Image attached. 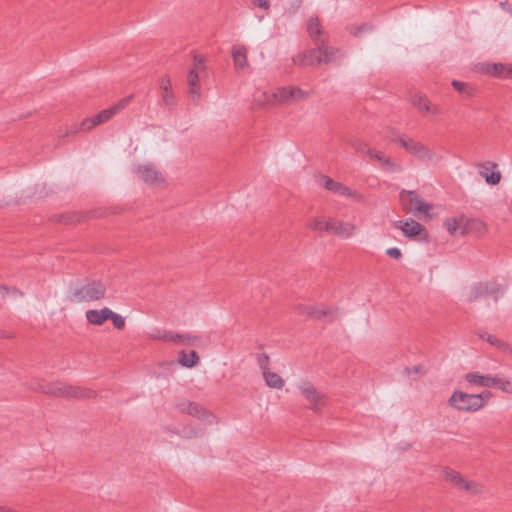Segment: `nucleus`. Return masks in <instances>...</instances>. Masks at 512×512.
<instances>
[{"label": "nucleus", "mask_w": 512, "mask_h": 512, "mask_svg": "<svg viewBox=\"0 0 512 512\" xmlns=\"http://www.w3.org/2000/svg\"><path fill=\"white\" fill-rule=\"evenodd\" d=\"M109 312L110 308L108 307H103L100 310L89 309L86 311L85 316L90 324L100 326L108 320Z\"/></svg>", "instance_id": "obj_23"}, {"label": "nucleus", "mask_w": 512, "mask_h": 512, "mask_svg": "<svg viewBox=\"0 0 512 512\" xmlns=\"http://www.w3.org/2000/svg\"><path fill=\"white\" fill-rule=\"evenodd\" d=\"M307 227L312 231H326L330 233V218L326 221L318 217L311 218L308 220Z\"/></svg>", "instance_id": "obj_32"}, {"label": "nucleus", "mask_w": 512, "mask_h": 512, "mask_svg": "<svg viewBox=\"0 0 512 512\" xmlns=\"http://www.w3.org/2000/svg\"><path fill=\"white\" fill-rule=\"evenodd\" d=\"M348 143L356 151L364 153L366 155H367V150H370V148H371L364 141H362L361 139H357V138L349 140Z\"/></svg>", "instance_id": "obj_36"}, {"label": "nucleus", "mask_w": 512, "mask_h": 512, "mask_svg": "<svg viewBox=\"0 0 512 512\" xmlns=\"http://www.w3.org/2000/svg\"><path fill=\"white\" fill-rule=\"evenodd\" d=\"M505 287L496 281L486 282L482 288V298H491L494 302H497L500 297L503 296Z\"/></svg>", "instance_id": "obj_20"}, {"label": "nucleus", "mask_w": 512, "mask_h": 512, "mask_svg": "<svg viewBox=\"0 0 512 512\" xmlns=\"http://www.w3.org/2000/svg\"><path fill=\"white\" fill-rule=\"evenodd\" d=\"M159 87L161 90L172 89L171 81L168 76H163L159 79Z\"/></svg>", "instance_id": "obj_41"}, {"label": "nucleus", "mask_w": 512, "mask_h": 512, "mask_svg": "<svg viewBox=\"0 0 512 512\" xmlns=\"http://www.w3.org/2000/svg\"><path fill=\"white\" fill-rule=\"evenodd\" d=\"M445 226L450 234H454L457 230V221L456 219H448L445 221Z\"/></svg>", "instance_id": "obj_42"}, {"label": "nucleus", "mask_w": 512, "mask_h": 512, "mask_svg": "<svg viewBox=\"0 0 512 512\" xmlns=\"http://www.w3.org/2000/svg\"><path fill=\"white\" fill-rule=\"evenodd\" d=\"M275 91L276 103L277 105L291 103V88L288 87H279Z\"/></svg>", "instance_id": "obj_33"}, {"label": "nucleus", "mask_w": 512, "mask_h": 512, "mask_svg": "<svg viewBox=\"0 0 512 512\" xmlns=\"http://www.w3.org/2000/svg\"><path fill=\"white\" fill-rule=\"evenodd\" d=\"M135 173L140 179L151 185H158L163 182L161 173L152 164L137 166Z\"/></svg>", "instance_id": "obj_15"}, {"label": "nucleus", "mask_w": 512, "mask_h": 512, "mask_svg": "<svg viewBox=\"0 0 512 512\" xmlns=\"http://www.w3.org/2000/svg\"><path fill=\"white\" fill-rule=\"evenodd\" d=\"M316 45L317 48L308 50L304 54L294 58V62L302 66L330 64L336 62L342 56L340 50L327 46L324 41Z\"/></svg>", "instance_id": "obj_2"}, {"label": "nucleus", "mask_w": 512, "mask_h": 512, "mask_svg": "<svg viewBox=\"0 0 512 512\" xmlns=\"http://www.w3.org/2000/svg\"><path fill=\"white\" fill-rule=\"evenodd\" d=\"M232 57L236 69H245L248 66L247 49L243 45H235L232 48Z\"/></svg>", "instance_id": "obj_24"}, {"label": "nucleus", "mask_w": 512, "mask_h": 512, "mask_svg": "<svg viewBox=\"0 0 512 512\" xmlns=\"http://www.w3.org/2000/svg\"><path fill=\"white\" fill-rule=\"evenodd\" d=\"M386 254L394 259H400L402 257L401 250L397 247H391L386 250Z\"/></svg>", "instance_id": "obj_40"}, {"label": "nucleus", "mask_w": 512, "mask_h": 512, "mask_svg": "<svg viewBox=\"0 0 512 512\" xmlns=\"http://www.w3.org/2000/svg\"><path fill=\"white\" fill-rule=\"evenodd\" d=\"M133 95H129L127 97L119 100L115 105L111 106L108 109H104L93 117H89L84 119L79 127H75L71 129V133H76L78 131H88L94 128L97 125L103 124L113 118L115 115L124 110L132 101Z\"/></svg>", "instance_id": "obj_3"}, {"label": "nucleus", "mask_w": 512, "mask_h": 512, "mask_svg": "<svg viewBox=\"0 0 512 512\" xmlns=\"http://www.w3.org/2000/svg\"><path fill=\"white\" fill-rule=\"evenodd\" d=\"M307 32L309 36L314 40L315 44L322 42L319 41V37L322 35L323 30L318 17L312 16L307 20Z\"/></svg>", "instance_id": "obj_27"}, {"label": "nucleus", "mask_w": 512, "mask_h": 512, "mask_svg": "<svg viewBox=\"0 0 512 512\" xmlns=\"http://www.w3.org/2000/svg\"><path fill=\"white\" fill-rule=\"evenodd\" d=\"M170 333L171 331L155 329L149 334V337L153 340H161L164 342H168Z\"/></svg>", "instance_id": "obj_38"}, {"label": "nucleus", "mask_w": 512, "mask_h": 512, "mask_svg": "<svg viewBox=\"0 0 512 512\" xmlns=\"http://www.w3.org/2000/svg\"><path fill=\"white\" fill-rule=\"evenodd\" d=\"M290 88H291V93H290L291 102L304 101L310 95V93L308 91H304L299 87L290 86Z\"/></svg>", "instance_id": "obj_34"}, {"label": "nucleus", "mask_w": 512, "mask_h": 512, "mask_svg": "<svg viewBox=\"0 0 512 512\" xmlns=\"http://www.w3.org/2000/svg\"><path fill=\"white\" fill-rule=\"evenodd\" d=\"M179 363L186 368H192L194 367L198 361L199 356L196 351L192 350L189 353H186L185 351H181L179 353Z\"/></svg>", "instance_id": "obj_30"}, {"label": "nucleus", "mask_w": 512, "mask_h": 512, "mask_svg": "<svg viewBox=\"0 0 512 512\" xmlns=\"http://www.w3.org/2000/svg\"><path fill=\"white\" fill-rule=\"evenodd\" d=\"M298 389L304 398L310 403L309 408L314 412H319L325 406L326 395L319 391L313 384L303 381L298 385Z\"/></svg>", "instance_id": "obj_9"}, {"label": "nucleus", "mask_w": 512, "mask_h": 512, "mask_svg": "<svg viewBox=\"0 0 512 512\" xmlns=\"http://www.w3.org/2000/svg\"><path fill=\"white\" fill-rule=\"evenodd\" d=\"M106 286L100 281H89L73 290L71 299L74 302H92L104 298Z\"/></svg>", "instance_id": "obj_7"}, {"label": "nucleus", "mask_w": 512, "mask_h": 512, "mask_svg": "<svg viewBox=\"0 0 512 512\" xmlns=\"http://www.w3.org/2000/svg\"><path fill=\"white\" fill-rule=\"evenodd\" d=\"M482 387H494L512 394V382L499 376L482 375Z\"/></svg>", "instance_id": "obj_18"}, {"label": "nucleus", "mask_w": 512, "mask_h": 512, "mask_svg": "<svg viewBox=\"0 0 512 512\" xmlns=\"http://www.w3.org/2000/svg\"><path fill=\"white\" fill-rule=\"evenodd\" d=\"M482 340L495 347L497 350L512 355V347L503 339L489 333H482Z\"/></svg>", "instance_id": "obj_26"}, {"label": "nucleus", "mask_w": 512, "mask_h": 512, "mask_svg": "<svg viewBox=\"0 0 512 512\" xmlns=\"http://www.w3.org/2000/svg\"><path fill=\"white\" fill-rule=\"evenodd\" d=\"M482 178L488 185H497L502 178L498 164L492 161L482 162Z\"/></svg>", "instance_id": "obj_17"}, {"label": "nucleus", "mask_w": 512, "mask_h": 512, "mask_svg": "<svg viewBox=\"0 0 512 512\" xmlns=\"http://www.w3.org/2000/svg\"><path fill=\"white\" fill-rule=\"evenodd\" d=\"M449 403L458 410L477 411L480 409V394H468L456 391L449 399Z\"/></svg>", "instance_id": "obj_10"}, {"label": "nucleus", "mask_w": 512, "mask_h": 512, "mask_svg": "<svg viewBox=\"0 0 512 512\" xmlns=\"http://www.w3.org/2000/svg\"><path fill=\"white\" fill-rule=\"evenodd\" d=\"M253 4L265 10H269L270 8V2L268 0H253Z\"/></svg>", "instance_id": "obj_44"}, {"label": "nucleus", "mask_w": 512, "mask_h": 512, "mask_svg": "<svg viewBox=\"0 0 512 512\" xmlns=\"http://www.w3.org/2000/svg\"><path fill=\"white\" fill-rule=\"evenodd\" d=\"M161 99L167 108L171 109L175 106V96L172 89L161 90Z\"/></svg>", "instance_id": "obj_35"}, {"label": "nucleus", "mask_w": 512, "mask_h": 512, "mask_svg": "<svg viewBox=\"0 0 512 512\" xmlns=\"http://www.w3.org/2000/svg\"><path fill=\"white\" fill-rule=\"evenodd\" d=\"M368 27L366 25H362V26H358V27H354V26H351L349 27V31L351 34H354V35H360L364 30H367Z\"/></svg>", "instance_id": "obj_45"}, {"label": "nucleus", "mask_w": 512, "mask_h": 512, "mask_svg": "<svg viewBox=\"0 0 512 512\" xmlns=\"http://www.w3.org/2000/svg\"><path fill=\"white\" fill-rule=\"evenodd\" d=\"M356 231L357 227L354 224L330 218V233L340 238L348 239L351 238Z\"/></svg>", "instance_id": "obj_16"}, {"label": "nucleus", "mask_w": 512, "mask_h": 512, "mask_svg": "<svg viewBox=\"0 0 512 512\" xmlns=\"http://www.w3.org/2000/svg\"><path fill=\"white\" fill-rule=\"evenodd\" d=\"M319 183L324 188H326L327 190H329L335 194L350 197L357 201H361L363 199L362 195L359 194L358 192L351 190L348 186H346L340 182H337L326 175L320 176Z\"/></svg>", "instance_id": "obj_12"}, {"label": "nucleus", "mask_w": 512, "mask_h": 512, "mask_svg": "<svg viewBox=\"0 0 512 512\" xmlns=\"http://www.w3.org/2000/svg\"><path fill=\"white\" fill-rule=\"evenodd\" d=\"M367 156H369L371 159L378 161L379 164L386 170H389L391 172L400 170L399 165L395 164L390 157L385 156L379 150L370 148V150H367Z\"/></svg>", "instance_id": "obj_19"}, {"label": "nucleus", "mask_w": 512, "mask_h": 512, "mask_svg": "<svg viewBox=\"0 0 512 512\" xmlns=\"http://www.w3.org/2000/svg\"><path fill=\"white\" fill-rule=\"evenodd\" d=\"M254 103L256 106L264 108L277 106L275 91H260L254 96Z\"/></svg>", "instance_id": "obj_25"}, {"label": "nucleus", "mask_w": 512, "mask_h": 512, "mask_svg": "<svg viewBox=\"0 0 512 512\" xmlns=\"http://www.w3.org/2000/svg\"><path fill=\"white\" fill-rule=\"evenodd\" d=\"M409 101L423 117H427L428 115L436 117L440 115V108L436 104H433L423 93L417 92L412 94Z\"/></svg>", "instance_id": "obj_11"}, {"label": "nucleus", "mask_w": 512, "mask_h": 512, "mask_svg": "<svg viewBox=\"0 0 512 512\" xmlns=\"http://www.w3.org/2000/svg\"><path fill=\"white\" fill-rule=\"evenodd\" d=\"M451 84H452L453 88L456 91H458L462 95V97L465 99L472 98L477 93V88L475 86L470 85L467 82L453 80Z\"/></svg>", "instance_id": "obj_28"}, {"label": "nucleus", "mask_w": 512, "mask_h": 512, "mask_svg": "<svg viewBox=\"0 0 512 512\" xmlns=\"http://www.w3.org/2000/svg\"><path fill=\"white\" fill-rule=\"evenodd\" d=\"M466 380L470 383L480 384V374L478 373H469L466 375Z\"/></svg>", "instance_id": "obj_43"}, {"label": "nucleus", "mask_w": 512, "mask_h": 512, "mask_svg": "<svg viewBox=\"0 0 512 512\" xmlns=\"http://www.w3.org/2000/svg\"><path fill=\"white\" fill-rule=\"evenodd\" d=\"M262 374L264 381L268 387L274 389L283 388L285 382L279 374L272 372L270 369H266L265 371H263Z\"/></svg>", "instance_id": "obj_29"}, {"label": "nucleus", "mask_w": 512, "mask_h": 512, "mask_svg": "<svg viewBox=\"0 0 512 512\" xmlns=\"http://www.w3.org/2000/svg\"><path fill=\"white\" fill-rule=\"evenodd\" d=\"M441 473L443 479L447 482H450L458 490L467 492L472 495L478 493V484L474 481L468 480L458 471L450 467H444Z\"/></svg>", "instance_id": "obj_8"}, {"label": "nucleus", "mask_w": 512, "mask_h": 512, "mask_svg": "<svg viewBox=\"0 0 512 512\" xmlns=\"http://www.w3.org/2000/svg\"><path fill=\"white\" fill-rule=\"evenodd\" d=\"M391 141L399 144L408 153H410L420 161L430 163L437 161L436 154L427 145L423 144L422 142L416 141L407 134L395 133L394 136L391 138Z\"/></svg>", "instance_id": "obj_4"}, {"label": "nucleus", "mask_w": 512, "mask_h": 512, "mask_svg": "<svg viewBox=\"0 0 512 512\" xmlns=\"http://www.w3.org/2000/svg\"><path fill=\"white\" fill-rule=\"evenodd\" d=\"M206 71V59L202 55H193V66L187 74V84L190 100L198 104L201 99L199 74Z\"/></svg>", "instance_id": "obj_5"}, {"label": "nucleus", "mask_w": 512, "mask_h": 512, "mask_svg": "<svg viewBox=\"0 0 512 512\" xmlns=\"http://www.w3.org/2000/svg\"><path fill=\"white\" fill-rule=\"evenodd\" d=\"M108 319H110L114 325L115 328L121 330L125 327V319L121 315L113 312L110 309Z\"/></svg>", "instance_id": "obj_37"}, {"label": "nucleus", "mask_w": 512, "mask_h": 512, "mask_svg": "<svg viewBox=\"0 0 512 512\" xmlns=\"http://www.w3.org/2000/svg\"><path fill=\"white\" fill-rule=\"evenodd\" d=\"M257 364L261 368L262 372L266 369H269V356L265 353H260L257 355Z\"/></svg>", "instance_id": "obj_39"}, {"label": "nucleus", "mask_w": 512, "mask_h": 512, "mask_svg": "<svg viewBox=\"0 0 512 512\" xmlns=\"http://www.w3.org/2000/svg\"><path fill=\"white\" fill-rule=\"evenodd\" d=\"M297 311L301 315L308 316L314 319H323L329 317L330 320L337 318L338 313L336 310L327 306H316V305H300L297 307Z\"/></svg>", "instance_id": "obj_13"}, {"label": "nucleus", "mask_w": 512, "mask_h": 512, "mask_svg": "<svg viewBox=\"0 0 512 512\" xmlns=\"http://www.w3.org/2000/svg\"><path fill=\"white\" fill-rule=\"evenodd\" d=\"M492 394L489 391L482 390V407L484 406L485 402L490 399Z\"/></svg>", "instance_id": "obj_47"}, {"label": "nucleus", "mask_w": 512, "mask_h": 512, "mask_svg": "<svg viewBox=\"0 0 512 512\" xmlns=\"http://www.w3.org/2000/svg\"><path fill=\"white\" fill-rule=\"evenodd\" d=\"M395 227L399 228L407 238H415L417 236H423L424 238L427 237L425 227L413 219L398 221L396 222Z\"/></svg>", "instance_id": "obj_14"}, {"label": "nucleus", "mask_w": 512, "mask_h": 512, "mask_svg": "<svg viewBox=\"0 0 512 512\" xmlns=\"http://www.w3.org/2000/svg\"><path fill=\"white\" fill-rule=\"evenodd\" d=\"M479 295H480V289L477 286H474L471 290V294H470L469 298L471 300H477Z\"/></svg>", "instance_id": "obj_46"}, {"label": "nucleus", "mask_w": 512, "mask_h": 512, "mask_svg": "<svg viewBox=\"0 0 512 512\" xmlns=\"http://www.w3.org/2000/svg\"><path fill=\"white\" fill-rule=\"evenodd\" d=\"M30 388L55 397L86 399L95 395L91 389L69 385L64 382H37L31 383Z\"/></svg>", "instance_id": "obj_1"}, {"label": "nucleus", "mask_w": 512, "mask_h": 512, "mask_svg": "<svg viewBox=\"0 0 512 512\" xmlns=\"http://www.w3.org/2000/svg\"><path fill=\"white\" fill-rule=\"evenodd\" d=\"M399 200L402 209L406 213H412L414 215H424L430 217V211L433 209V205L425 202L415 191L413 190H401L399 194Z\"/></svg>", "instance_id": "obj_6"}, {"label": "nucleus", "mask_w": 512, "mask_h": 512, "mask_svg": "<svg viewBox=\"0 0 512 512\" xmlns=\"http://www.w3.org/2000/svg\"><path fill=\"white\" fill-rule=\"evenodd\" d=\"M181 411L185 412L191 416L202 418L205 416L206 412L202 408L201 405L194 402H187L181 405Z\"/></svg>", "instance_id": "obj_31"}, {"label": "nucleus", "mask_w": 512, "mask_h": 512, "mask_svg": "<svg viewBox=\"0 0 512 512\" xmlns=\"http://www.w3.org/2000/svg\"><path fill=\"white\" fill-rule=\"evenodd\" d=\"M183 346L198 347L201 343V338L192 334H179L172 332L169 334V341Z\"/></svg>", "instance_id": "obj_21"}, {"label": "nucleus", "mask_w": 512, "mask_h": 512, "mask_svg": "<svg viewBox=\"0 0 512 512\" xmlns=\"http://www.w3.org/2000/svg\"><path fill=\"white\" fill-rule=\"evenodd\" d=\"M485 72L495 77L503 78L512 73V68L507 67L502 63H485L482 64V73Z\"/></svg>", "instance_id": "obj_22"}]
</instances>
